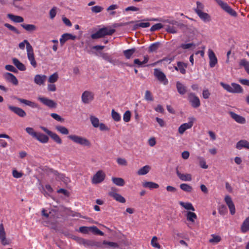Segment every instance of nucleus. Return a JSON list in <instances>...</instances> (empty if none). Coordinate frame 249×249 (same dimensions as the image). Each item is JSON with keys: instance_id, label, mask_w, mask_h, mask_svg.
<instances>
[{"instance_id": "obj_1", "label": "nucleus", "mask_w": 249, "mask_h": 249, "mask_svg": "<svg viewBox=\"0 0 249 249\" xmlns=\"http://www.w3.org/2000/svg\"><path fill=\"white\" fill-rule=\"evenodd\" d=\"M25 130L29 135L42 143H46L49 142V138L48 136L41 132L35 131L32 127H26Z\"/></svg>"}, {"instance_id": "obj_2", "label": "nucleus", "mask_w": 249, "mask_h": 249, "mask_svg": "<svg viewBox=\"0 0 249 249\" xmlns=\"http://www.w3.org/2000/svg\"><path fill=\"white\" fill-rule=\"evenodd\" d=\"M220 85L228 92L232 93H242L243 92V89L242 87L235 83H232L231 85L220 82Z\"/></svg>"}, {"instance_id": "obj_3", "label": "nucleus", "mask_w": 249, "mask_h": 249, "mask_svg": "<svg viewBox=\"0 0 249 249\" xmlns=\"http://www.w3.org/2000/svg\"><path fill=\"white\" fill-rule=\"evenodd\" d=\"M115 32L114 29H109L107 27L100 29L96 33L91 34V37L93 39H96L103 37L106 36H111Z\"/></svg>"}, {"instance_id": "obj_4", "label": "nucleus", "mask_w": 249, "mask_h": 249, "mask_svg": "<svg viewBox=\"0 0 249 249\" xmlns=\"http://www.w3.org/2000/svg\"><path fill=\"white\" fill-rule=\"evenodd\" d=\"M68 138L73 142L82 146L90 147L91 145L90 141L85 137L76 135H70L68 136Z\"/></svg>"}, {"instance_id": "obj_5", "label": "nucleus", "mask_w": 249, "mask_h": 249, "mask_svg": "<svg viewBox=\"0 0 249 249\" xmlns=\"http://www.w3.org/2000/svg\"><path fill=\"white\" fill-rule=\"evenodd\" d=\"M41 129L48 134L55 142L57 144H61L62 143V141L60 137L55 133H54L51 130H49L47 128L41 126L40 127Z\"/></svg>"}, {"instance_id": "obj_6", "label": "nucleus", "mask_w": 249, "mask_h": 249, "mask_svg": "<svg viewBox=\"0 0 249 249\" xmlns=\"http://www.w3.org/2000/svg\"><path fill=\"white\" fill-rule=\"evenodd\" d=\"M106 178V174L102 170H99L91 178L92 184H97L103 182Z\"/></svg>"}, {"instance_id": "obj_7", "label": "nucleus", "mask_w": 249, "mask_h": 249, "mask_svg": "<svg viewBox=\"0 0 249 249\" xmlns=\"http://www.w3.org/2000/svg\"><path fill=\"white\" fill-rule=\"evenodd\" d=\"M195 118L194 117H189V122L184 123L180 125V126L178 127V133L182 135L183 134L184 132L189 129H190L192 128V127L195 121Z\"/></svg>"}, {"instance_id": "obj_8", "label": "nucleus", "mask_w": 249, "mask_h": 249, "mask_svg": "<svg viewBox=\"0 0 249 249\" xmlns=\"http://www.w3.org/2000/svg\"><path fill=\"white\" fill-rule=\"evenodd\" d=\"M154 75L160 82L162 83L164 85L168 84V80L165 74L160 70L157 68L155 69Z\"/></svg>"}, {"instance_id": "obj_9", "label": "nucleus", "mask_w": 249, "mask_h": 249, "mask_svg": "<svg viewBox=\"0 0 249 249\" xmlns=\"http://www.w3.org/2000/svg\"><path fill=\"white\" fill-rule=\"evenodd\" d=\"M94 98V94L93 92L86 90L83 92L81 95V100L85 104H88L91 103Z\"/></svg>"}, {"instance_id": "obj_10", "label": "nucleus", "mask_w": 249, "mask_h": 249, "mask_svg": "<svg viewBox=\"0 0 249 249\" xmlns=\"http://www.w3.org/2000/svg\"><path fill=\"white\" fill-rule=\"evenodd\" d=\"M219 6L226 12L232 16H237L236 12L233 10L227 3L224 2L222 0H215Z\"/></svg>"}, {"instance_id": "obj_11", "label": "nucleus", "mask_w": 249, "mask_h": 249, "mask_svg": "<svg viewBox=\"0 0 249 249\" xmlns=\"http://www.w3.org/2000/svg\"><path fill=\"white\" fill-rule=\"evenodd\" d=\"M219 6L226 12L232 16H237L236 12L233 10L227 3L224 2L222 0H215Z\"/></svg>"}, {"instance_id": "obj_12", "label": "nucleus", "mask_w": 249, "mask_h": 249, "mask_svg": "<svg viewBox=\"0 0 249 249\" xmlns=\"http://www.w3.org/2000/svg\"><path fill=\"white\" fill-rule=\"evenodd\" d=\"M219 6L226 12L232 16H237L236 12L233 10L227 3L224 2L222 0H215Z\"/></svg>"}, {"instance_id": "obj_13", "label": "nucleus", "mask_w": 249, "mask_h": 249, "mask_svg": "<svg viewBox=\"0 0 249 249\" xmlns=\"http://www.w3.org/2000/svg\"><path fill=\"white\" fill-rule=\"evenodd\" d=\"M219 6L226 12L232 16H237L236 12L233 10L227 3L224 2L222 0H215Z\"/></svg>"}, {"instance_id": "obj_14", "label": "nucleus", "mask_w": 249, "mask_h": 249, "mask_svg": "<svg viewBox=\"0 0 249 249\" xmlns=\"http://www.w3.org/2000/svg\"><path fill=\"white\" fill-rule=\"evenodd\" d=\"M219 6L226 12L232 16H237L236 12L233 10L227 3L224 2L222 0H215Z\"/></svg>"}, {"instance_id": "obj_15", "label": "nucleus", "mask_w": 249, "mask_h": 249, "mask_svg": "<svg viewBox=\"0 0 249 249\" xmlns=\"http://www.w3.org/2000/svg\"><path fill=\"white\" fill-rule=\"evenodd\" d=\"M188 100L191 104L192 106L194 108H197L200 105L199 99L194 93L189 94Z\"/></svg>"}, {"instance_id": "obj_16", "label": "nucleus", "mask_w": 249, "mask_h": 249, "mask_svg": "<svg viewBox=\"0 0 249 249\" xmlns=\"http://www.w3.org/2000/svg\"><path fill=\"white\" fill-rule=\"evenodd\" d=\"M38 100L40 101L43 104L47 107L53 108H55L57 106V103L53 100L49 99L46 97H39Z\"/></svg>"}, {"instance_id": "obj_17", "label": "nucleus", "mask_w": 249, "mask_h": 249, "mask_svg": "<svg viewBox=\"0 0 249 249\" xmlns=\"http://www.w3.org/2000/svg\"><path fill=\"white\" fill-rule=\"evenodd\" d=\"M8 108L10 110H11L12 112H14L15 114H16L20 117L23 118L26 116V112L23 109L20 107L13 106L11 105H8Z\"/></svg>"}, {"instance_id": "obj_18", "label": "nucleus", "mask_w": 249, "mask_h": 249, "mask_svg": "<svg viewBox=\"0 0 249 249\" xmlns=\"http://www.w3.org/2000/svg\"><path fill=\"white\" fill-rule=\"evenodd\" d=\"M208 55L209 58V66L211 68H213L217 63V57L213 51L211 49L208 50Z\"/></svg>"}, {"instance_id": "obj_19", "label": "nucleus", "mask_w": 249, "mask_h": 249, "mask_svg": "<svg viewBox=\"0 0 249 249\" xmlns=\"http://www.w3.org/2000/svg\"><path fill=\"white\" fill-rule=\"evenodd\" d=\"M224 200L230 209L231 214V215L234 214L235 213V206L231 196L228 195L226 196Z\"/></svg>"}, {"instance_id": "obj_20", "label": "nucleus", "mask_w": 249, "mask_h": 249, "mask_svg": "<svg viewBox=\"0 0 249 249\" xmlns=\"http://www.w3.org/2000/svg\"><path fill=\"white\" fill-rule=\"evenodd\" d=\"M5 79L14 85H17L18 83V80L16 77L11 73L6 72L3 74Z\"/></svg>"}, {"instance_id": "obj_21", "label": "nucleus", "mask_w": 249, "mask_h": 249, "mask_svg": "<svg viewBox=\"0 0 249 249\" xmlns=\"http://www.w3.org/2000/svg\"><path fill=\"white\" fill-rule=\"evenodd\" d=\"M229 113L231 117L237 123L241 124H244L246 123V119L244 117L236 114L232 111H230Z\"/></svg>"}, {"instance_id": "obj_22", "label": "nucleus", "mask_w": 249, "mask_h": 249, "mask_svg": "<svg viewBox=\"0 0 249 249\" xmlns=\"http://www.w3.org/2000/svg\"><path fill=\"white\" fill-rule=\"evenodd\" d=\"M75 239L79 244L84 245L85 247L94 246L95 245L94 242L91 240L85 239L80 237H77Z\"/></svg>"}, {"instance_id": "obj_23", "label": "nucleus", "mask_w": 249, "mask_h": 249, "mask_svg": "<svg viewBox=\"0 0 249 249\" xmlns=\"http://www.w3.org/2000/svg\"><path fill=\"white\" fill-rule=\"evenodd\" d=\"M108 195L109 196L112 197L115 200L119 202L124 203L126 201V200L124 197L114 191L109 192L108 193Z\"/></svg>"}, {"instance_id": "obj_24", "label": "nucleus", "mask_w": 249, "mask_h": 249, "mask_svg": "<svg viewBox=\"0 0 249 249\" xmlns=\"http://www.w3.org/2000/svg\"><path fill=\"white\" fill-rule=\"evenodd\" d=\"M0 240L3 245H6L8 244L6 238V233L2 223L0 224Z\"/></svg>"}, {"instance_id": "obj_25", "label": "nucleus", "mask_w": 249, "mask_h": 249, "mask_svg": "<svg viewBox=\"0 0 249 249\" xmlns=\"http://www.w3.org/2000/svg\"><path fill=\"white\" fill-rule=\"evenodd\" d=\"M47 76L45 75L36 74L34 77V82L39 86L44 85Z\"/></svg>"}, {"instance_id": "obj_26", "label": "nucleus", "mask_w": 249, "mask_h": 249, "mask_svg": "<svg viewBox=\"0 0 249 249\" xmlns=\"http://www.w3.org/2000/svg\"><path fill=\"white\" fill-rule=\"evenodd\" d=\"M76 38L75 36H73L71 34L66 33L64 34L60 38V43L61 46H63L64 44L68 40H74Z\"/></svg>"}, {"instance_id": "obj_27", "label": "nucleus", "mask_w": 249, "mask_h": 249, "mask_svg": "<svg viewBox=\"0 0 249 249\" xmlns=\"http://www.w3.org/2000/svg\"><path fill=\"white\" fill-rule=\"evenodd\" d=\"M27 57L28 60H29L31 65L34 68H36L37 66V64L35 58V55L34 53L33 49L29 51L27 53Z\"/></svg>"}, {"instance_id": "obj_28", "label": "nucleus", "mask_w": 249, "mask_h": 249, "mask_svg": "<svg viewBox=\"0 0 249 249\" xmlns=\"http://www.w3.org/2000/svg\"><path fill=\"white\" fill-rule=\"evenodd\" d=\"M177 175L179 178L184 181H190L192 180V176L190 174H182L178 170L176 172Z\"/></svg>"}, {"instance_id": "obj_29", "label": "nucleus", "mask_w": 249, "mask_h": 249, "mask_svg": "<svg viewBox=\"0 0 249 249\" xmlns=\"http://www.w3.org/2000/svg\"><path fill=\"white\" fill-rule=\"evenodd\" d=\"M236 148L241 150L243 148L249 149V142L246 140H240L236 144Z\"/></svg>"}, {"instance_id": "obj_30", "label": "nucleus", "mask_w": 249, "mask_h": 249, "mask_svg": "<svg viewBox=\"0 0 249 249\" xmlns=\"http://www.w3.org/2000/svg\"><path fill=\"white\" fill-rule=\"evenodd\" d=\"M7 17L12 21L16 23H21L23 22L24 18L19 16L14 15L12 14H8Z\"/></svg>"}, {"instance_id": "obj_31", "label": "nucleus", "mask_w": 249, "mask_h": 249, "mask_svg": "<svg viewBox=\"0 0 249 249\" xmlns=\"http://www.w3.org/2000/svg\"><path fill=\"white\" fill-rule=\"evenodd\" d=\"M17 100L20 103L24 104L32 108H37L38 105L35 102L27 100L24 99L18 98Z\"/></svg>"}, {"instance_id": "obj_32", "label": "nucleus", "mask_w": 249, "mask_h": 249, "mask_svg": "<svg viewBox=\"0 0 249 249\" xmlns=\"http://www.w3.org/2000/svg\"><path fill=\"white\" fill-rule=\"evenodd\" d=\"M17 100L20 103L24 104L32 108H37L38 105L35 102L27 100L24 99L18 98Z\"/></svg>"}, {"instance_id": "obj_33", "label": "nucleus", "mask_w": 249, "mask_h": 249, "mask_svg": "<svg viewBox=\"0 0 249 249\" xmlns=\"http://www.w3.org/2000/svg\"><path fill=\"white\" fill-rule=\"evenodd\" d=\"M239 65L241 68H244L247 73L249 74V61L245 58L240 60Z\"/></svg>"}, {"instance_id": "obj_34", "label": "nucleus", "mask_w": 249, "mask_h": 249, "mask_svg": "<svg viewBox=\"0 0 249 249\" xmlns=\"http://www.w3.org/2000/svg\"><path fill=\"white\" fill-rule=\"evenodd\" d=\"M12 61L14 65L19 71H24L26 70V67L25 65L20 62L17 58H13L12 59Z\"/></svg>"}, {"instance_id": "obj_35", "label": "nucleus", "mask_w": 249, "mask_h": 249, "mask_svg": "<svg viewBox=\"0 0 249 249\" xmlns=\"http://www.w3.org/2000/svg\"><path fill=\"white\" fill-rule=\"evenodd\" d=\"M241 231L243 233L249 231V216L247 217L243 221L241 227Z\"/></svg>"}, {"instance_id": "obj_36", "label": "nucleus", "mask_w": 249, "mask_h": 249, "mask_svg": "<svg viewBox=\"0 0 249 249\" xmlns=\"http://www.w3.org/2000/svg\"><path fill=\"white\" fill-rule=\"evenodd\" d=\"M25 45L26 46L27 53L33 49L32 46L27 40H24L23 41L19 43L18 47L20 49L24 50L25 48Z\"/></svg>"}, {"instance_id": "obj_37", "label": "nucleus", "mask_w": 249, "mask_h": 249, "mask_svg": "<svg viewBox=\"0 0 249 249\" xmlns=\"http://www.w3.org/2000/svg\"><path fill=\"white\" fill-rule=\"evenodd\" d=\"M197 14L200 19L205 22H209L211 20V17L206 13L199 11Z\"/></svg>"}, {"instance_id": "obj_38", "label": "nucleus", "mask_w": 249, "mask_h": 249, "mask_svg": "<svg viewBox=\"0 0 249 249\" xmlns=\"http://www.w3.org/2000/svg\"><path fill=\"white\" fill-rule=\"evenodd\" d=\"M176 87L177 90L180 94L183 95L186 92V87L180 82H177Z\"/></svg>"}, {"instance_id": "obj_39", "label": "nucleus", "mask_w": 249, "mask_h": 249, "mask_svg": "<svg viewBox=\"0 0 249 249\" xmlns=\"http://www.w3.org/2000/svg\"><path fill=\"white\" fill-rule=\"evenodd\" d=\"M179 204L181 206L188 211H192L193 212L195 211L194 206L190 202H184L182 201H179Z\"/></svg>"}, {"instance_id": "obj_40", "label": "nucleus", "mask_w": 249, "mask_h": 249, "mask_svg": "<svg viewBox=\"0 0 249 249\" xmlns=\"http://www.w3.org/2000/svg\"><path fill=\"white\" fill-rule=\"evenodd\" d=\"M142 186L145 188H148L150 189H157L159 187L158 184L151 181H146L144 182L142 184Z\"/></svg>"}, {"instance_id": "obj_41", "label": "nucleus", "mask_w": 249, "mask_h": 249, "mask_svg": "<svg viewBox=\"0 0 249 249\" xmlns=\"http://www.w3.org/2000/svg\"><path fill=\"white\" fill-rule=\"evenodd\" d=\"M186 219L188 221L194 223L197 219L196 214L193 212H188L186 214Z\"/></svg>"}, {"instance_id": "obj_42", "label": "nucleus", "mask_w": 249, "mask_h": 249, "mask_svg": "<svg viewBox=\"0 0 249 249\" xmlns=\"http://www.w3.org/2000/svg\"><path fill=\"white\" fill-rule=\"evenodd\" d=\"M177 65L179 72L183 74H185L187 64L179 61L177 62Z\"/></svg>"}, {"instance_id": "obj_43", "label": "nucleus", "mask_w": 249, "mask_h": 249, "mask_svg": "<svg viewBox=\"0 0 249 249\" xmlns=\"http://www.w3.org/2000/svg\"><path fill=\"white\" fill-rule=\"evenodd\" d=\"M136 52V49L135 48H131L130 49L126 50L123 51V53L127 59H130L132 55Z\"/></svg>"}, {"instance_id": "obj_44", "label": "nucleus", "mask_w": 249, "mask_h": 249, "mask_svg": "<svg viewBox=\"0 0 249 249\" xmlns=\"http://www.w3.org/2000/svg\"><path fill=\"white\" fill-rule=\"evenodd\" d=\"M111 179L113 183L118 186H123L124 185V180L122 178L113 177Z\"/></svg>"}, {"instance_id": "obj_45", "label": "nucleus", "mask_w": 249, "mask_h": 249, "mask_svg": "<svg viewBox=\"0 0 249 249\" xmlns=\"http://www.w3.org/2000/svg\"><path fill=\"white\" fill-rule=\"evenodd\" d=\"M150 169V167L149 165H145L140 168L137 172L139 175H144L147 174Z\"/></svg>"}, {"instance_id": "obj_46", "label": "nucleus", "mask_w": 249, "mask_h": 249, "mask_svg": "<svg viewBox=\"0 0 249 249\" xmlns=\"http://www.w3.org/2000/svg\"><path fill=\"white\" fill-rule=\"evenodd\" d=\"M21 26L28 32H33L36 30V27L34 24H22Z\"/></svg>"}, {"instance_id": "obj_47", "label": "nucleus", "mask_w": 249, "mask_h": 249, "mask_svg": "<svg viewBox=\"0 0 249 249\" xmlns=\"http://www.w3.org/2000/svg\"><path fill=\"white\" fill-rule=\"evenodd\" d=\"M180 188L187 193H191L193 190L192 187L186 183H182L180 185Z\"/></svg>"}, {"instance_id": "obj_48", "label": "nucleus", "mask_w": 249, "mask_h": 249, "mask_svg": "<svg viewBox=\"0 0 249 249\" xmlns=\"http://www.w3.org/2000/svg\"><path fill=\"white\" fill-rule=\"evenodd\" d=\"M159 46V42H155L151 44L149 47L148 52L149 53L156 52L157 50L158 49Z\"/></svg>"}, {"instance_id": "obj_49", "label": "nucleus", "mask_w": 249, "mask_h": 249, "mask_svg": "<svg viewBox=\"0 0 249 249\" xmlns=\"http://www.w3.org/2000/svg\"><path fill=\"white\" fill-rule=\"evenodd\" d=\"M199 161L200 166L203 169H207L208 166L206 164V162L204 158L202 157L198 156L197 157Z\"/></svg>"}, {"instance_id": "obj_50", "label": "nucleus", "mask_w": 249, "mask_h": 249, "mask_svg": "<svg viewBox=\"0 0 249 249\" xmlns=\"http://www.w3.org/2000/svg\"><path fill=\"white\" fill-rule=\"evenodd\" d=\"M56 129L63 135H68L69 132L68 129L66 127L62 125L56 126Z\"/></svg>"}, {"instance_id": "obj_51", "label": "nucleus", "mask_w": 249, "mask_h": 249, "mask_svg": "<svg viewBox=\"0 0 249 249\" xmlns=\"http://www.w3.org/2000/svg\"><path fill=\"white\" fill-rule=\"evenodd\" d=\"M212 238L209 239V242L213 244H216L219 242L221 238L220 236L215 234L211 235Z\"/></svg>"}, {"instance_id": "obj_52", "label": "nucleus", "mask_w": 249, "mask_h": 249, "mask_svg": "<svg viewBox=\"0 0 249 249\" xmlns=\"http://www.w3.org/2000/svg\"><path fill=\"white\" fill-rule=\"evenodd\" d=\"M90 231H91L94 234L99 235L101 236H103L104 235V232L99 230L98 228L96 226L90 227Z\"/></svg>"}, {"instance_id": "obj_53", "label": "nucleus", "mask_w": 249, "mask_h": 249, "mask_svg": "<svg viewBox=\"0 0 249 249\" xmlns=\"http://www.w3.org/2000/svg\"><path fill=\"white\" fill-rule=\"evenodd\" d=\"M58 74L57 72H54L49 76L48 82L50 83H54L58 80Z\"/></svg>"}, {"instance_id": "obj_54", "label": "nucleus", "mask_w": 249, "mask_h": 249, "mask_svg": "<svg viewBox=\"0 0 249 249\" xmlns=\"http://www.w3.org/2000/svg\"><path fill=\"white\" fill-rule=\"evenodd\" d=\"M90 122H91L92 125L94 127L97 128V127H99L100 123H99V120L98 118H97L95 116H91L90 117Z\"/></svg>"}, {"instance_id": "obj_55", "label": "nucleus", "mask_w": 249, "mask_h": 249, "mask_svg": "<svg viewBox=\"0 0 249 249\" xmlns=\"http://www.w3.org/2000/svg\"><path fill=\"white\" fill-rule=\"evenodd\" d=\"M111 116L114 121L119 122L121 119V115L119 113L115 111L114 109L111 110Z\"/></svg>"}, {"instance_id": "obj_56", "label": "nucleus", "mask_w": 249, "mask_h": 249, "mask_svg": "<svg viewBox=\"0 0 249 249\" xmlns=\"http://www.w3.org/2000/svg\"><path fill=\"white\" fill-rule=\"evenodd\" d=\"M103 245H107L108 247L112 248L113 249L119 247L118 244L113 242L104 241L103 242Z\"/></svg>"}, {"instance_id": "obj_57", "label": "nucleus", "mask_w": 249, "mask_h": 249, "mask_svg": "<svg viewBox=\"0 0 249 249\" xmlns=\"http://www.w3.org/2000/svg\"><path fill=\"white\" fill-rule=\"evenodd\" d=\"M144 99L148 102H152L154 100L153 96L149 90H146L145 92Z\"/></svg>"}, {"instance_id": "obj_58", "label": "nucleus", "mask_w": 249, "mask_h": 249, "mask_svg": "<svg viewBox=\"0 0 249 249\" xmlns=\"http://www.w3.org/2000/svg\"><path fill=\"white\" fill-rule=\"evenodd\" d=\"M131 112L129 110L126 111L123 115V120L124 122L128 123L131 119Z\"/></svg>"}, {"instance_id": "obj_59", "label": "nucleus", "mask_w": 249, "mask_h": 249, "mask_svg": "<svg viewBox=\"0 0 249 249\" xmlns=\"http://www.w3.org/2000/svg\"><path fill=\"white\" fill-rule=\"evenodd\" d=\"M165 30L169 33L176 34L177 33V29L174 26L166 25Z\"/></svg>"}, {"instance_id": "obj_60", "label": "nucleus", "mask_w": 249, "mask_h": 249, "mask_svg": "<svg viewBox=\"0 0 249 249\" xmlns=\"http://www.w3.org/2000/svg\"><path fill=\"white\" fill-rule=\"evenodd\" d=\"M151 245L156 248L160 249V246L157 242V237L156 236H154L151 242Z\"/></svg>"}, {"instance_id": "obj_61", "label": "nucleus", "mask_w": 249, "mask_h": 249, "mask_svg": "<svg viewBox=\"0 0 249 249\" xmlns=\"http://www.w3.org/2000/svg\"><path fill=\"white\" fill-rule=\"evenodd\" d=\"M4 26L5 27H7L10 30L14 32V33H15L17 34H19V32L18 31V30L16 28H15L14 26L11 25V24H8V23H5L4 24Z\"/></svg>"}, {"instance_id": "obj_62", "label": "nucleus", "mask_w": 249, "mask_h": 249, "mask_svg": "<svg viewBox=\"0 0 249 249\" xmlns=\"http://www.w3.org/2000/svg\"><path fill=\"white\" fill-rule=\"evenodd\" d=\"M103 7L100 6L96 5L91 8L92 12L94 13H98L102 11Z\"/></svg>"}, {"instance_id": "obj_63", "label": "nucleus", "mask_w": 249, "mask_h": 249, "mask_svg": "<svg viewBox=\"0 0 249 249\" xmlns=\"http://www.w3.org/2000/svg\"><path fill=\"white\" fill-rule=\"evenodd\" d=\"M163 27V25L161 23H156L153 25L151 28L150 31H155L157 30H159L162 28Z\"/></svg>"}, {"instance_id": "obj_64", "label": "nucleus", "mask_w": 249, "mask_h": 249, "mask_svg": "<svg viewBox=\"0 0 249 249\" xmlns=\"http://www.w3.org/2000/svg\"><path fill=\"white\" fill-rule=\"evenodd\" d=\"M102 57L105 60L109 63L112 62V59L111 57L107 53H102L101 54Z\"/></svg>"}]
</instances>
